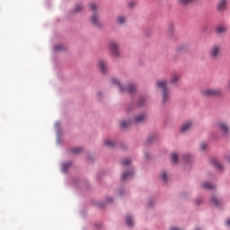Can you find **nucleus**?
I'll list each match as a JSON object with an SVG mask.
<instances>
[{
    "instance_id": "obj_1",
    "label": "nucleus",
    "mask_w": 230,
    "mask_h": 230,
    "mask_svg": "<svg viewBox=\"0 0 230 230\" xmlns=\"http://www.w3.org/2000/svg\"><path fill=\"white\" fill-rule=\"evenodd\" d=\"M166 80H158L156 82L157 89L161 90L162 93V103H166L170 100V88L167 85Z\"/></svg>"
},
{
    "instance_id": "obj_2",
    "label": "nucleus",
    "mask_w": 230,
    "mask_h": 230,
    "mask_svg": "<svg viewBox=\"0 0 230 230\" xmlns=\"http://www.w3.org/2000/svg\"><path fill=\"white\" fill-rule=\"evenodd\" d=\"M90 10L92 11V17L90 18L91 23L96 28H103V22L100 20V15L98 14V5L96 4H90Z\"/></svg>"
},
{
    "instance_id": "obj_3",
    "label": "nucleus",
    "mask_w": 230,
    "mask_h": 230,
    "mask_svg": "<svg viewBox=\"0 0 230 230\" xmlns=\"http://www.w3.org/2000/svg\"><path fill=\"white\" fill-rule=\"evenodd\" d=\"M208 57L211 60H218L222 57V47L220 45H214L208 51Z\"/></svg>"
},
{
    "instance_id": "obj_4",
    "label": "nucleus",
    "mask_w": 230,
    "mask_h": 230,
    "mask_svg": "<svg viewBox=\"0 0 230 230\" xmlns=\"http://www.w3.org/2000/svg\"><path fill=\"white\" fill-rule=\"evenodd\" d=\"M111 84H113V85H117L119 88V91L120 93H134L136 91V85L134 84H128L127 88L123 87L121 85V83H119V81H118V79L113 78L111 79Z\"/></svg>"
},
{
    "instance_id": "obj_5",
    "label": "nucleus",
    "mask_w": 230,
    "mask_h": 230,
    "mask_svg": "<svg viewBox=\"0 0 230 230\" xmlns=\"http://www.w3.org/2000/svg\"><path fill=\"white\" fill-rule=\"evenodd\" d=\"M203 96L217 97L222 94V90L218 88H206L202 91Z\"/></svg>"
},
{
    "instance_id": "obj_6",
    "label": "nucleus",
    "mask_w": 230,
    "mask_h": 230,
    "mask_svg": "<svg viewBox=\"0 0 230 230\" xmlns=\"http://www.w3.org/2000/svg\"><path fill=\"white\" fill-rule=\"evenodd\" d=\"M108 48L114 57H119V45L117 42L111 41Z\"/></svg>"
},
{
    "instance_id": "obj_7",
    "label": "nucleus",
    "mask_w": 230,
    "mask_h": 230,
    "mask_svg": "<svg viewBox=\"0 0 230 230\" xmlns=\"http://www.w3.org/2000/svg\"><path fill=\"white\" fill-rule=\"evenodd\" d=\"M210 204H212V206H214L215 208H220V206L224 204V200L218 199L216 196H213L210 199Z\"/></svg>"
},
{
    "instance_id": "obj_8",
    "label": "nucleus",
    "mask_w": 230,
    "mask_h": 230,
    "mask_svg": "<svg viewBox=\"0 0 230 230\" xmlns=\"http://www.w3.org/2000/svg\"><path fill=\"white\" fill-rule=\"evenodd\" d=\"M218 12H224L227 9V0H219L217 5Z\"/></svg>"
},
{
    "instance_id": "obj_9",
    "label": "nucleus",
    "mask_w": 230,
    "mask_h": 230,
    "mask_svg": "<svg viewBox=\"0 0 230 230\" xmlns=\"http://www.w3.org/2000/svg\"><path fill=\"white\" fill-rule=\"evenodd\" d=\"M98 67L101 71V73H107V61L101 59L98 61Z\"/></svg>"
},
{
    "instance_id": "obj_10",
    "label": "nucleus",
    "mask_w": 230,
    "mask_h": 230,
    "mask_svg": "<svg viewBox=\"0 0 230 230\" xmlns=\"http://www.w3.org/2000/svg\"><path fill=\"white\" fill-rule=\"evenodd\" d=\"M181 80V74L173 72L170 76V84H177Z\"/></svg>"
},
{
    "instance_id": "obj_11",
    "label": "nucleus",
    "mask_w": 230,
    "mask_h": 230,
    "mask_svg": "<svg viewBox=\"0 0 230 230\" xmlns=\"http://www.w3.org/2000/svg\"><path fill=\"white\" fill-rule=\"evenodd\" d=\"M218 128L223 132V134H229V128L226 124V122H218Z\"/></svg>"
},
{
    "instance_id": "obj_12",
    "label": "nucleus",
    "mask_w": 230,
    "mask_h": 230,
    "mask_svg": "<svg viewBox=\"0 0 230 230\" xmlns=\"http://www.w3.org/2000/svg\"><path fill=\"white\" fill-rule=\"evenodd\" d=\"M192 127L193 123L191 122V120H189L181 126V132H188V130H190V128H191Z\"/></svg>"
},
{
    "instance_id": "obj_13",
    "label": "nucleus",
    "mask_w": 230,
    "mask_h": 230,
    "mask_svg": "<svg viewBox=\"0 0 230 230\" xmlns=\"http://www.w3.org/2000/svg\"><path fill=\"white\" fill-rule=\"evenodd\" d=\"M146 119V116L145 114H140L134 118L133 123H143Z\"/></svg>"
},
{
    "instance_id": "obj_14",
    "label": "nucleus",
    "mask_w": 230,
    "mask_h": 230,
    "mask_svg": "<svg viewBox=\"0 0 230 230\" xmlns=\"http://www.w3.org/2000/svg\"><path fill=\"white\" fill-rule=\"evenodd\" d=\"M216 31L217 33H218L219 35L222 33H226V31H227V27H226L225 25H218L216 28Z\"/></svg>"
},
{
    "instance_id": "obj_15",
    "label": "nucleus",
    "mask_w": 230,
    "mask_h": 230,
    "mask_svg": "<svg viewBox=\"0 0 230 230\" xmlns=\"http://www.w3.org/2000/svg\"><path fill=\"white\" fill-rule=\"evenodd\" d=\"M171 161L174 164H177V163H179V155H177V153H172L171 155Z\"/></svg>"
},
{
    "instance_id": "obj_16",
    "label": "nucleus",
    "mask_w": 230,
    "mask_h": 230,
    "mask_svg": "<svg viewBox=\"0 0 230 230\" xmlns=\"http://www.w3.org/2000/svg\"><path fill=\"white\" fill-rule=\"evenodd\" d=\"M201 187L204 190H215V185H211V183L209 182H205L201 184Z\"/></svg>"
},
{
    "instance_id": "obj_17",
    "label": "nucleus",
    "mask_w": 230,
    "mask_h": 230,
    "mask_svg": "<svg viewBox=\"0 0 230 230\" xmlns=\"http://www.w3.org/2000/svg\"><path fill=\"white\" fill-rule=\"evenodd\" d=\"M104 145H105V146H108L109 148H112V146H114L116 145V143L112 140L106 139L104 141Z\"/></svg>"
},
{
    "instance_id": "obj_18",
    "label": "nucleus",
    "mask_w": 230,
    "mask_h": 230,
    "mask_svg": "<svg viewBox=\"0 0 230 230\" xmlns=\"http://www.w3.org/2000/svg\"><path fill=\"white\" fill-rule=\"evenodd\" d=\"M132 175H134V171H129L128 172H124L122 174V181L128 179V177H132Z\"/></svg>"
},
{
    "instance_id": "obj_19",
    "label": "nucleus",
    "mask_w": 230,
    "mask_h": 230,
    "mask_svg": "<svg viewBox=\"0 0 230 230\" xmlns=\"http://www.w3.org/2000/svg\"><path fill=\"white\" fill-rule=\"evenodd\" d=\"M126 224L128 227H132V226H134V222H132V217L130 216L126 217Z\"/></svg>"
},
{
    "instance_id": "obj_20",
    "label": "nucleus",
    "mask_w": 230,
    "mask_h": 230,
    "mask_svg": "<svg viewBox=\"0 0 230 230\" xmlns=\"http://www.w3.org/2000/svg\"><path fill=\"white\" fill-rule=\"evenodd\" d=\"M212 164L217 170H222V164H220L217 160H212Z\"/></svg>"
},
{
    "instance_id": "obj_21",
    "label": "nucleus",
    "mask_w": 230,
    "mask_h": 230,
    "mask_svg": "<svg viewBox=\"0 0 230 230\" xmlns=\"http://www.w3.org/2000/svg\"><path fill=\"white\" fill-rule=\"evenodd\" d=\"M193 1H195V0H179V3L182 6H186V4H190L193 3Z\"/></svg>"
},
{
    "instance_id": "obj_22",
    "label": "nucleus",
    "mask_w": 230,
    "mask_h": 230,
    "mask_svg": "<svg viewBox=\"0 0 230 230\" xmlns=\"http://www.w3.org/2000/svg\"><path fill=\"white\" fill-rule=\"evenodd\" d=\"M160 178L162 179V181H164V182H167L168 175L166 174V172H161Z\"/></svg>"
},
{
    "instance_id": "obj_23",
    "label": "nucleus",
    "mask_w": 230,
    "mask_h": 230,
    "mask_svg": "<svg viewBox=\"0 0 230 230\" xmlns=\"http://www.w3.org/2000/svg\"><path fill=\"white\" fill-rule=\"evenodd\" d=\"M125 21H126V19H125V16H123V15H120L117 18V22L119 24H125Z\"/></svg>"
},
{
    "instance_id": "obj_24",
    "label": "nucleus",
    "mask_w": 230,
    "mask_h": 230,
    "mask_svg": "<svg viewBox=\"0 0 230 230\" xmlns=\"http://www.w3.org/2000/svg\"><path fill=\"white\" fill-rule=\"evenodd\" d=\"M71 154H80L82 152V147H74L70 149Z\"/></svg>"
},
{
    "instance_id": "obj_25",
    "label": "nucleus",
    "mask_w": 230,
    "mask_h": 230,
    "mask_svg": "<svg viewBox=\"0 0 230 230\" xmlns=\"http://www.w3.org/2000/svg\"><path fill=\"white\" fill-rule=\"evenodd\" d=\"M131 160L130 158H125L123 161H122V166H128V164H130Z\"/></svg>"
},
{
    "instance_id": "obj_26",
    "label": "nucleus",
    "mask_w": 230,
    "mask_h": 230,
    "mask_svg": "<svg viewBox=\"0 0 230 230\" xmlns=\"http://www.w3.org/2000/svg\"><path fill=\"white\" fill-rule=\"evenodd\" d=\"M54 49L56 51H62L64 49V47H62L61 45H58L54 47Z\"/></svg>"
},
{
    "instance_id": "obj_27",
    "label": "nucleus",
    "mask_w": 230,
    "mask_h": 230,
    "mask_svg": "<svg viewBox=\"0 0 230 230\" xmlns=\"http://www.w3.org/2000/svg\"><path fill=\"white\" fill-rule=\"evenodd\" d=\"M69 166H71V163L63 164L64 172H66V170H67V168H69Z\"/></svg>"
},
{
    "instance_id": "obj_28",
    "label": "nucleus",
    "mask_w": 230,
    "mask_h": 230,
    "mask_svg": "<svg viewBox=\"0 0 230 230\" xmlns=\"http://www.w3.org/2000/svg\"><path fill=\"white\" fill-rule=\"evenodd\" d=\"M120 127H122V128H126V127H128V123H127L125 120H122L120 122Z\"/></svg>"
},
{
    "instance_id": "obj_29",
    "label": "nucleus",
    "mask_w": 230,
    "mask_h": 230,
    "mask_svg": "<svg viewBox=\"0 0 230 230\" xmlns=\"http://www.w3.org/2000/svg\"><path fill=\"white\" fill-rule=\"evenodd\" d=\"M199 148L200 150H206V148H208V144L201 143Z\"/></svg>"
},
{
    "instance_id": "obj_30",
    "label": "nucleus",
    "mask_w": 230,
    "mask_h": 230,
    "mask_svg": "<svg viewBox=\"0 0 230 230\" xmlns=\"http://www.w3.org/2000/svg\"><path fill=\"white\" fill-rule=\"evenodd\" d=\"M82 5L81 4H77L76 7H75V12H82Z\"/></svg>"
},
{
    "instance_id": "obj_31",
    "label": "nucleus",
    "mask_w": 230,
    "mask_h": 230,
    "mask_svg": "<svg viewBox=\"0 0 230 230\" xmlns=\"http://www.w3.org/2000/svg\"><path fill=\"white\" fill-rule=\"evenodd\" d=\"M144 103H145V99H140V101L138 102L139 107H143Z\"/></svg>"
},
{
    "instance_id": "obj_32",
    "label": "nucleus",
    "mask_w": 230,
    "mask_h": 230,
    "mask_svg": "<svg viewBox=\"0 0 230 230\" xmlns=\"http://www.w3.org/2000/svg\"><path fill=\"white\" fill-rule=\"evenodd\" d=\"M128 6L129 8H134V6H136V2H129Z\"/></svg>"
},
{
    "instance_id": "obj_33",
    "label": "nucleus",
    "mask_w": 230,
    "mask_h": 230,
    "mask_svg": "<svg viewBox=\"0 0 230 230\" xmlns=\"http://www.w3.org/2000/svg\"><path fill=\"white\" fill-rule=\"evenodd\" d=\"M226 226H230V219H227V220L226 221Z\"/></svg>"
},
{
    "instance_id": "obj_34",
    "label": "nucleus",
    "mask_w": 230,
    "mask_h": 230,
    "mask_svg": "<svg viewBox=\"0 0 230 230\" xmlns=\"http://www.w3.org/2000/svg\"><path fill=\"white\" fill-rule=\"evenodd\" d=\"M196 202H197V204H200V201H199V200H197Z\"/></svg>"
},
{
    "instance_id": "obj_35",
    "label": "nucleus",
    "mask_w": 230,
    "mask_h": 230,
    "mask_svg": "<svg viewBox=\"0 0 230 230\" xmlns=\"http://www.w3.org/2000/svg\"><path fill=\"white\" fill-rule=\"evenodd\" d=\"M109 202H112V199H108Z\"/></svg>"
},
{
    "instance_id": "obj_36",
    "label": "nucleus",
    "mask_w": 230,
    "mask_h": 230,
    "mask_svg": "<svg viewBox=\"0 0 230 230\" xmlns=\"http://www.w3.org/2000/svg\"><path fill=\"white\" fill-rule=\"evenodd\" d=\"M102 93H98L97 96H101Z\"/></svg>"
}]
</instances>
